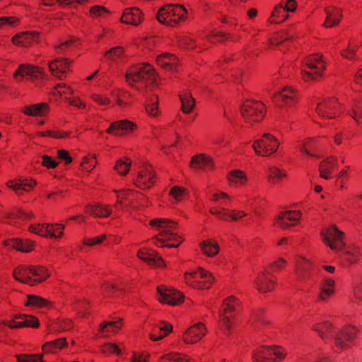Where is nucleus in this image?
<instances>
[{
	"label": "nucleus",
	"mask_w": 362,
	"mask_h": 362,
	"mask_svg": "<svg viewBox=\"0 0 362 362\" xmlns=\"http://www.w3.org/2000/svg\"><path fill=\"white\" fill-rule=\"evenodd\" d=\"M136 125L128 120L121 119L112 122L106 129V133L112 135H118L123 132H132L136 129Z\"/></svg>",
	"instance_id": "35"
},
{
	"label": "nucleus",
	"mask_w": 362,
	"mask_h": 362,
	"mask_svg": "<svg viewBox=\"0 0 362 362\" xmlns=\"http://www.w3.org/2000/svg\"><path fill=\"white\" fill-rule=\"evenodd\" d=\"M344 106L335 97L324 98L315 107L318 116L326 119H334L344 111Z\"/></svg>",
	"instance_id": "11"
},
{
	"label": "nucleus",
	"mask_w": 362,
	"mask_h": 362,
	"mask_svg": "<svg viewBox=\"0 0 362 362\" xmlns=\"http://www.w3.org/2000/svg\"><path fill=\"white\" fill-rule=\"evenodd\" d=\"M158 362H194L188 355L180 352H170L163 355Z\"/></svg>",
	"instance_id": "53"
},
{
	"label": "nucleus",
	"mask_w": 362,
	"mask_h": 362,
	"mask_svg": "<svg viewBox=\"0 0 362 362\" xmlns=\"http://www.w3.org/2000/svg\"><path fill=\"white\" fill-rule=\"evenodd\" d=\"M341 259L347 265L357 264L361 256L362 252L359 245L351 243L344 246L342 249Z\"/></svg>",
	"instance_id": "25"
},
{
	"label": "nucleus",
	"mask_w": 362,
	"mask_h": 362,
	"mask_svg": "<svg viewBox=\"0 0 362 362\" xmlns=\"http://www.w3.org/2000/svg\"><path fill=\"white\" fill-rule=\"evenodd\" d=\"M253 284L259 293H267L275 290L277 279L269 269H264L257 274Z\"/></svg>",
	"instance_id": "13"
},
{
	"label": "nucleus",
	"mask_w": 362,
	"mask_h": 362,
	"mask_svg": "<svg viewBox=\"0 0 362 362\" xmlns=\"http://www.w3.org/2000/svg\"><path fill=\"white\" fill-rule=\"evenodd\" d=\"M138 257L147 264L158 267H164L163 259L153 250L142 248L138 251Z\"/></svg>",
	"instance_id": "36"
},
{
	"label": "nucleus",
	"mask_w": 362,
	"mask_h": 362,
	"mask_svg": "<svg viewBox=\"0 0 362 362\" xmlns=\"http://www.w3.org/2000/svg\"><path fill=\"white\" fill-rule=\"evenodd\" d=\"M181 110L185 114L191 113L196 105V100L189 90H183L180 93Z\"/></svg>",
	"instance_id": "44"
},
{
	"label": "nucleus",
	"mask_w": 362,
	"mask_h": 362,
	"mask_svg": "<svg viewBox=\"0 0 362 362\" xmlns=\"http://www.w3.org/2000/svg\"><path fill=\"white\" fill-rule=\"evenodd\" d=\"M112 100L115 105L120 108H125L132 104L131 94L122 89L116 88L111 91Z\"/></svg>",
	"instance_id": "40"
},
{
	"label": "nucleus",
	"mask_w": 362,
	"mask_h": 362,
	"mask_svg": "<svg viewBox=\"0 0 362 362\" xmlns=\"http://www.w3.org/2000/svg\"><path fill=\"white\" fill-rule=\"evenodd\" d=\"M288 177L287 171L276 165H272L268 167L267 179L272 184H278Z\"/></svg>",
	"instance_id": "45"
},
{
	"label": "nucleus",
	"mask_w": 362,
	"mask_h": 362,
	"mask_svg": "<svg viewBox=\"0 0 362 362\" xmlns=\"http://www.w3.org/2000/svg\"><path fill=\"white\" fill-rule=\"evenodd\" d=\"M336 281L328 276L324 277L320 284L317 301L320 303L328 302L336 293Z\"/></svg>",
	"instance_id": "22"
},
{
	"label": "nucleus",
	"mask_w": 362,
	"mask_h": 362,
	"mask_svg": "<svg viewBox=\"0 0 362 362\" xmlns=\"http://www.w3.org/2000/svg\"><path fill=\"white\" fill-rule=\"evenodd\" d=\"M144 12L139 8L133 6L123 10L119 21L124 25L137 27L144 22Z\"/></svg>",
	"instance_id": "21"
},
{
	"label": "nucleus",
	"mask_w": 362,
	"mask_h": 362,
	"mask_svg": "<svg viewBox=\"0 0 362 362\" xmlns=\"http://www.w3.org/2000/svg\"><path fill=\"white\" fill-rule=\"evenodd\" d=\"M184 280L185 284L195 289L204 290L209 288L214 283L215 278L209 271L202 267L194 270H189L185 273Z\"/></svg>",
	"instance_id": "5"
},
{
	"label": "nucleus",
	"mask_w": 362,
	"mask_h": 362,
	"mask_svg": "<svg viewBox=\"0 0 362 362\" xmlns=\"http://www.w3.org/2000/svg\"><path fill=\"white\" fill-rule=\"evenodd\" d=\"M240 112L244 122L248 126H252L263 119L266 107L259 100H246L241 105Z\"/></svg>",
	"instance_id": "6"
},
{
	"label": "nucleus",
	"mask_w": 362,
	"mask_h": 362,
	"mask_svg": "<svg viewBox=\"0 0 362 362\" xmlns=\"http://www.w3.org/2000/svg\"><path fill=\"white\" fill-rule=\"evenodd\" d=\"M81 168L87 173H90L97 165V156L95 154H88L82 158Z\"/></svg>",
	"instance_id": "60"
},
{
	"label": "nucleus",
	"mask_w": 362,
	"mask_h": 362,
	"mask_svg": "<svg viewBox=\"0 0 362 362\" xmlns=\"http://www.w3.org/2000/svg\"><path fill=\"white\" fill-rule=\"evenodd\" d=\"M30 272V267L20 266L13 271V277L20 282L33 286V277Z\"/></svg>",
	"instance_id": "51"
},
{
	"label": "nucleus",
	"mask_w": 362,
	"mask_h": 362,
	"mask_svg": "<svg viewBox=\"0 0 362 362\" xmlns=\"http://www.w3.org/2000/svg\"><path fill=\"white\" fill-rule=\"evenodd\" d=\"M16 362H45L42 354H17Z\"/></svg>",
	"instance_id": "64"
},
{
	"label": "nucleus",
	"mask_w": 362,
	"mask_h": 362,
	"mask_svg": "<svg viewBox=\"0 0 362 362\" xmlns=\"http://www.w3.org/2000/svg\"><path fill=\"white\" fill-rule=\"evenodd\" d=\"M299 90L293 86H286L272 95L274 103L281 108H291L299 102Z\"/></svg>",
	"instance_id": "10"
},
{
	"label": "nucleus",
	"mask_w": 362,
	"mask_h": 362,
	"mask_svg": "<svg viewBox=\"0 0 362 362\" xmlns=\"http://www.w3.org/2000/svg\"><path fill=\"white\" fill-rule=\"evenodd\" d=\"M327 59L320 53L311 54L304 58L301 68L300 76L303 81H317L325 74L327 67Z\"/></svg>",
	"instance_id": "3"
},
{
	"label": "nucleus",
	"mask_w": 362,
	"mask_h": 362,
	"mask_svg": "<svg viewBox=\"0 0 362 362\" xmlns=\"http://www.w3.org/2000/svg\"><path fill=\"white\" fill-rule=\"evenodd\" d=\"M358 334V328L352 324H346L337 329L334 334V345L337 349H346L354 341Z\"/></svg>",
	"instance_id": "14"
},
{
	"label": "nucleus",
	"mask_w": 362,
	"mask_h": 362,
	"mask_svg": "<svg viewBox=\"0 0 362 362\" xmlns=\"http://www.w3.org/2000/svg\"><path fill=\"white\" fill-rule=\"evenodd\" d=\"M159 99L157 95L151 96L146 102L145 110L146 112L151 117H158L160 112L159 110Z\"/></svg>",
	"instance_id": "57"
},
{
	"label": "nucleus",
	"mask_w": 362,
	"mask_h": 362,
	"mask_svg": "<svg viewBox=\"0 0 362 362\" xmlns=\"http://www.w3.org/2000/svg\"><path fill=\"white\" fill-rule=\"evenodd\" d=\"M312 268L311 262L303 257L297 256L295 260V274L298 279H305L308 277Z\"/></svg>",
	"instance_id": "38"
},
{
	"label": "nucleus",
	"mask_w": 362,
	"mask_h": 362,
	"mask_svg": "<svg viewBox=\"0 0 362 362\" xmlns=\"http://www.w3.org/2000/svg\"><path fill=\"white\" fill-rule=\"evenodd\" d=\"M131 165V159L127 157H122L116 160L113 169L119 175L126 176L130 170Z\"/></svg>",
	"instance_id": "55"
},
{
	"label": "nucleus",
	"mask_w": 362,
	"mask_h": 362,
	"mask_svg": "<svg viewBox=\"0 0 362 362\" xmlns=\"http://www.w3.org/2000/svg\"><path fill=\"white\" fill-rule=\"evenodd\" d=\"M210 214L216 216L218 219L229 222L238 221L247 216V213L243 210L229 209L223 206H215L209 209Z\"/></svg>",
	"instance_id": "19"
},
{
	"label": "nucleus",
	"mask_w": 362,
	"mask_h": 362,
	"mask_svg": "<svg viewBox=\"0 0 362 362\" xmlns=\"http://www.w3.org/2000/svg\"><path fill=\"white\" fill-rule=\"evenodd\" d=\"M173 329V327L170 323L165 321H158L152 324V327L149 332V338L154 341L161 340L172 332Z\"/></svg>",
	"instance_id": "26"
},
{
	"label": "nucleus",
	"mask_w": 362,
	"mask_h": 362,
	"mask_svg": "<svg viewBox=\"0 0 362 362\" xmlns=\"http://www.w3.org/2000/svg\"><path fill=\"white\" fill-rule=\"evenodd\" d=\"M112 209L110 204L100 202L87 204L84 212L88 216L95 218H107L112 214Z\"/></svg>",
	"instance_id": "27"
},
{
	"label": "nucleus",
	"mask_w": 362,
	"mask_h": 362,
	"mask_svg": "<svg viewBox=\"0 0 362 362\" xmlns=\"http://www.w3.org/2000/svg\"><path fill=\"white\" fill-rule=\"evenodd\" d=\"M288 17L287 12L282 5L277 6L273 10L270 16V22L272 23H280L284 21Z\"/></svg>",
	"instance_id": "61"
},
{
	"label": "nucleus",
	"mask_w": 362,
	"mask_h": 362,
	"mask_svg": "<svg viewBox=\"0 0 362 362\" xmlns=\"http://www.w3.org/2000/svg\"><path fill=\"white\" fill-rule=\"evenodd\" d=\"M168 195L170 202L177 204L185 200L188 195V191L185 187L174 185L169 189Z\"/></svg>",
	"instance_id": "49"
},
{
	"label": "nucleus",
	"mask_w": 362,
	"mask_h": 362,
	"mask_svg": "<svg viewBox=\"0 0 362 362\" xmlns=\"http://www.w3.org/2000/svg\"><path fill=\"white\" fill-rule=\"evenodd\" d=\"M150 226L159 233L152 238V243L159 247L176 248L184 240L178 231V224L175 221L166 218H153Z\"/></svg>",
	"instance_id": "1"
},
{
	"label": "nucleus",
	"mask_w": 362,
	"mask_h": 362,
	"mask_svg": "<svg viewBox=\"0 0 362 362\" xmlns=\"http://www.w3.org/2000/svg\"><path fill=\"white\" fill-rule=\"evenodd\" d=\"M325 20L322 24L325 28H332L339 25L342 18V10L340 8L329 6L325 8Z\"/></svg>",
	"instance_id": "28"
},
{
	"label": "nucleus",
	"mask_w": 362,
	"mask_h": 362,
	"mask_svg": "<svg viewBox=\"0 0 362 362\" xmlns=\"http://www.w3.org/2000/svg\"><path fill=\"white\" fill-rule=\"evenodd\" d=\"M49 110L50 107L48 103H39L24 105L21 112L26 116L45 117L49 114Z\"/></svg>",
	"instance_id": "33"
},
{
	"label": "nucleus",
	"mask_w": 362,
	"mask_h": 362,
	"mask_svg": "<svg viewBox=\"0 0 362 362\" xmlns=\"http://www.w3.org/2000/svg\"><path fill=\"white\" fill-rule=\"evenodd\" d=\"M226 180L230 187L235 189L245 187L249 180L246 173L240 169L228 171L226 174Z\"/></svg>",
	"instance_id": "24"
},
{
	"label": "nucleus",
	"mask_w": 362,
	"mask_h": 362,
	"mask_svg": "<svg viewBox=\"0 0 362 362\" xmlns=\"http://www.w3.org/2000/svg\"><path fill=\"white\" fill-rule=\"evenodd\" d=\"M233 315L221 312L219 319V326L221 329L226 332H230L233 325Z\"/></svg>",
	"instance_id": "62"
},
{
	"label": "nucleus",
	"mask_w": 362,
	"mask_h": 362,
	"mask_svg": "<svg viewBox=\"0 0 362 362\" xmlns=\"http://www.w3.org/2000/svg\"><path fill=\"white\" fill-rule=\"evenodd\" d=\"M157 78L158 75L149 63L132 66L126 74L127 83L137 89L156 83Z\"/></svg>",
	"instance_id": "2"
},
{
	"label": "nucleus",
	"mask_w": 362,
	"mask_h": 362,
	"mask_svg": "<svg viewBox=\"0 0 362 362\" xmlns=\"http://www.w3.org/2000/svg\"><path fill=\"white\" fill-rule=\"evenodd\" d=\"M31 269V276L33 277V286L35 284L45 281L49 276V272L47 268L42 266H33Z\"/></svg>",
	"instance_id": "54"
},
{
	"label": "nucleus",
	"mask_w": 362,
	"mask_h": 362,
	"mask_svg": "<svg viewBox=\"0 0 362 362\" xmlns=\"http://www.w3.org/2000/svg\"><path fill=\"white\" fill-rule=\"evenodd\" d=\"M239 304V300L236 297L230 296L224 299L221 312L233 315V313L238 308Z\"/></svg>",
	"instance_id": "59"
},
{
	"label": "nucleus",
	"mask_w": 362,
	"mask_h": 362,
	"mask_svg": "<svg viewBox=\"0 0 362 362\" xmlns=\"http://www.w3.org/2000/svg\"><path fill=\"white\" fill-rule=\"evenodd\" d=\"M158 300L161 303L170 305H177L184 301L182 293L165 286L161 285L157 287Z\"/></svg>",
	"instance_id": "16"
},
{
	"label": "nucleus",
	"mask_w": 362,
	"mask_h": 362,
	"mask_svg": "<svg viewBox=\"0 0 362 362\" xmlns=\"http://www.w3.org/2000/svg\"><path fill=\"white\" fill-rule=\"evenodd\" d=\"M117 194V201L115 206L117 209L127 210L135 208L134 201L137 199L139 193L132 189H125L120 191H114Z\"/></svg>",
	"instance_id": "18"
},
{
	"label": "nucleus",
	"mask_w": 362,
	"mask_h": 362,
	"mask_svg": "<svg viewBox=\"0 0 362 362\" xmlns=\"http://www.w3.org/2000/svg\"><path fill=\"white\" fill-rule=\"evenodd\" d=\"M295 37V33L292 29L282 30L273 33L269 38L270 45H278L285 41L291 40Z\"/></svg>",
	"instance_id": "48"
},
{
	"label": "nucleus",
	"mask_w": 362,
	"mask_h": 362,
	"mask_svg": "<svg viewBox=\"0 0 362 362\" xmlns=\"http://www.w3.org/2000/svg\"><path fill=\"white\" fill-rule=\"evenodd\" d=\"M38 33L37 32H23L16 34L12 38L13 43L18 47H27L30 46L38 39Z\"/></svg>",
	"instance_id": "39"
},
{
	"label": "nucleus",
	"mask_w": 362,
	"mask_h": 362,
	"mask_svg": "<svg viewBox=\"0 0 362 362\" xmlns=\"http://www.w3.org/2000/svg\"><path fill=\"white\" fill-rule=\"evenodd\" d=\"M317 141V139L315 138L299 139L296 142L295 147L304 154L315 156L314 150L316 147Z\"/></svg>",
	"instance_id": "46"
},
{
	"label": "nucleus",
	"mask_w": 362,
	"mask_h": 362,
	"mask_svg": "<svg viewBox=\"0 0 362 362\" xmlns=\"http://www.w3.org/2000/svg\"><path fill=\"white\" fill-rule=\"evenodd\" d=\"M302 213L300 210H286L280 212L274 219V225L283 230L296 226L300 221Z\"/></svg>",
	"instance_id": "15"
},
{
	"label": "nucleus",
	"mask_w": 362,
	"mask_h": 362,
	"mask_svg": "<svg viewBox=\"0 0 362 362\" xmlns=\"http://www.w3.org/2000/svg\"><path fill=\"white\" fill-rule=\"evenodd\" d=\"M321 238L323 243L335 252L341 251L345 246V234L335 225L324 228Z\"/></svg>",
	"instance_id": "9"
},
{
	"label": "nucleus",
	"mask_w": 362,
	"mask_h": 362,
	"mask_svg": "<svg viewBox=\"0 0 362 362\" xmlns=\"http://www.w3.org/2000/svg\"><path fill=\"white\" fill-rule=\"evenodd\" d=\"M206 333V328L204 324L198 322L185 330L182 335V340L185 344H194L199 341Z\"/></svg>",
	"instance_id": "23"
},
{
	"label": "nucleus",
	"mask_w": 362,
	"mask_h": 362,
	"mask_svg": "<svg viewBox=\"0 0 362 362\" xmlns=\"http://www.w3.org/2000/svg\"><path fill=\"white\" fill-rule=\"evenodd\" d=\"M156 182V173L153 166L147 163L140 165L132 178L133 185L141 189L152 187Z\"/></svg>",
	"instance_id": "8"
},
{
	"label": "nucleus",
	"mask_w": 362,
	"mask_h": 362,
	"mask_svg": "<svg viewBox=\"0 0 362 362\" xmlns=\"http://www.w3.org/2000/svg\"><path fill=\"white\" fill-rule=\"evenodd\" d=\"M74 93V88L65 83H59L49 90V96L53 100L57 102L61 100L66 102L69 98V95H73Z\"/></svg>",
	"instance_id": "29"
},
{
	"label": "nucleus",
	"mask_w": 362,
	"mask_h": 362,
	"mask_svg": "<svg viewBox=\"0 0 362 362\" xmlns=\"http://www.w3.org/2000/svg\"><path fill=\"white\" fill-rule=\"evenodd\" d=\"M72 61L66 58L57 57L48 64L49 70L52 76L62 80L71 71L70 66Z\"/></svg>",
	"instance_id": "20"
},
{
	"label": "nucleus",
	"mask_w": 362,
	"mask_h": 362,
	"mask_svg": "<svg viewBox=\"0 0 362 362\" xmlns=\"http://www.w3.org/2000/svg\"><path fill=\"white\" fill-rule=\"evenodd\" d=\"M202 253L208 257H214L220 252V246L214 239H206L199 243Z\"/></svg>",
	"instance_id": "42"
},
{
	"label": "nucleus",
	"mask_w": 362,
	"mask_h": 362,
	"mask_svg": "<svg viewBox=\"0 0 362 362\" xmlns=\"http://www.w3.org/2000/svg\"><path fill=\"white\" fill-rule=\"evenodd\" d=\"M338 158L334 156H329L321 161L319 166L321 177L329 180L332 177L334 170L337 168Z\"/></svg>",
	"instance_id": "32"
},
{
	"label": "nucleus",
	"mask_w": 362,
	"mask_h": 362,
	"mask_svg": "<svg viewBox=\"0 0 362 362\" xmlns=\"http://www.w3.org/2000/svg\"><path fill=\"white\" fill-rule=\"evenodd\" d=\"M122 320L119 318L116 320H106L100 323L99 333L101 337H107L110 334L116 333L122 326Z\"/></svg>",
	"instance_id": "41"
},
{
	"label": "nucleus",
	"mask_w": 362,
	"mask_h": 362,
	"mask_svg": "<svg viewBox=\"0 0 362 362\" xmlns=\"http://www.w3.org/2000/svg\"><path fill=\"white\" fill-rule=\"evenodd\" d=\"M272 362H279L285 358L287 352L285 349L280 346H269Z\"/></svg>",
	"instance_id": "63"
},
{
	"label": "nucleus",
	"mask_w": 362,
	"mask_h": 362,
	"mask_svg": "<svg viewBox=\"0 0 362 362\" xmlns=\"http://www.w3.org/2000/svg\"><path fill=\"white\" fill-rule=\"evenodd\" d=\"M156 62L165 70L173 71L176 69L178 59L175 55L165 52L157 57Z\"/></svg>",
	"instance_id": "43"
},
{
	"label": "nucleus",
	"mask_w": 362,
	"mask_h": 362,
	"mask_svg": "<svg viewBox=\"0 0 362 362\" xmlns=\"http://www.w3.org/2000/svg\"><path fill=\"white\" fill-rule=\"evenodd\" d=\"M66 345V338H59L45 342L42 346V350L45 354L55 353Z\"/></svg>",
	"instance_id": "52"
},
{
	"label": "nucleus",
	"mask_w": 362,
	"mask_h": 362,
	"mask_svg": "<svg viewBox=\"0 0 362 362\" xmlns=\"http://www.w3.org/2000/svg\"><path fill=\"white\" fill-rule=\"evenodd\" d=\"M254 362H272L268 346H262L255 349L252 355Z\"/></svg>",
	"instance_id": "56"
},
{
	"label": "nucleus",
	"mask_w": 362,
	"mask_h": 362,
	"mask_svg": "<svg viewBox=\"0 0 362 362\" xmlns=\"http://www.w3.org/2000/svg\"><path fill=\"white\" fill-rule=\"evenodd\" d=\"M310 329L316 332L324 342L332 341L337 330L336 325L331 320H322L314 322L310 326Z\"/></svg>",
	"instance_id": "17"
},
{
	"label": "nucleus",
	"mask_w": 362,
	"mask_h": 362,
	"mask_svg": "<svg viewBox=\"0 0 362 362\" xmlns=\"http://www.w3.org/2000/svg\"><path fill=\"white\" fill-rule=\"evenodd\" d=\"M4 245L8 249H15L23 252H29L34 250L35 243L30 240L11 238L4 241Z\"/></svg>",
	"instance_id": "34"
},
{
	"label": "nucleus",
	"mask_w": 362,
	"mask_h": 362,
	"mask_svg": "<svg viewBox=\"0 0 362 362\" xmlns=\"http://www.w3.org/2000/svg\"><path fill=\"white\" fill-rule=\"evenodd\" d=\"M35 180L31 178H25L17 182L9 180L6 182V186L8 188L13 189L18 193L21 190L30 191L35 186Z\"/></svg>",
	"instance_id": "47"
},
{
	"label": "nucleus",
	"mask_w": 362,
	"mask_h": 362,
	"mask_svg": "<svg viewBox=\"0 0 362 362\" xmlns=\"http://www.w3.org/2000/svg\"><path fill=\"white\" fill-rule=\"evenodd\" d=\"M189 167L194 170L210 171L214 168V161L210 156L206 154H197L192 157Z\"/></svg>",
	"instance_id": "31"
},
{
	"label": "nucleus",
	"mask_w": 362,
	"mask_h": 362,
	"mask_svg": "<svg viewBox=\"0 0 362 362\" xmlns=\"http://www.w3.org/2000/svg\"><path fill=\"white\" fill-rule=\"evenodd\" d=\"M79 45V41L74 37H69L67 39L61 40L59 42L54 45V49L58 53L71 49Z\"/></svg>",
	"instance_id": "58"
},
{
	"label": "nucleus",
	"mask_w": 362,
	"mask_h": 362,
	"mask_svg": "<svg viewBox=\"0 0 362 362\" xmlns=\"http://www.w3.org/2000/svg\"><path fill=\"white\" fill-rule=\"evenodd\" d=\"M23 304L32 310L50 309L52 307V303L50 300L35 294L26 295V300Z\"/></svg>",
	"instance_id": "37"
},
{
	"label": "nucleus",
	"mask_w": 362,
	"mask_h": 362,
	"mask_svg": "<svg viewBox=\"0 0 362 362\" xmlns=\"http://www.w3.org/2000/svg\"><path fill=\"white\" fill-rule=\"evenodd\" d=\"M347 113L358 124H362V95L354 100Z\"/></svg>",
	"instance_id": "50"
},
{
	"label": "nucleus",
	"mask_w": 362,
	"mask_h": 362,
	"mask_svg": "<svg viewBox=\"0 0 362 362\" xmlns=\"http://www.w3.org/2000/svg\"><path fill=\"white\" fill-rule=\"evenodd\" d=\"M42 74V69L30 64H20L13 73L14 78L19 81L27 76L37 77Z\"/></svg>",
	"instance_id": "30"
},
{
	"label": "nucleus",
	"mask_w": 362,
	"mask_h": 362,
	"mask_svg": "<svg viewBox=\"0 0 362 362\" xmlns=\"http://www.w3.org/2000/svg\"><path fill=\"white\" fill-rule=\"evenodd\" d=\"M64 228L62 223H35L29 226V231L43 238L59 240L64 235Z\"/></svg>",
	"instance_id": "12"
},
{
	"label": "nucleus",
	"mask_w": 362,
	"mask_h": 362,
	"mask_svg": "<svg viewBox=\"0 0 362 362\" xmlns=\"http://www.w3.org/2000/svg\"><path fill=\"white\" fill-rule=\"evenodd\" d=\"M158 21L168 27H177L187 19L186 8L178 4H165L157 12Z\"/></svg>",
	"instance_id": "4"
},
{
	"label": "nucleus",
	"mask_w": 362,
	"mask_h": 362,
	"mask_svg": "<svg viewBox=\"0 0 362 362\" xmlns=\"http://www.w3.org/2000/svg\"><path fill=\"white\" fill-rule=\"evenodd\" d=\"M252 148L257 156L269 157L277 152L279 140L271 133H264L252 144Z\"/></svg>",
	"instance_id": "7"
}]
</instances>
